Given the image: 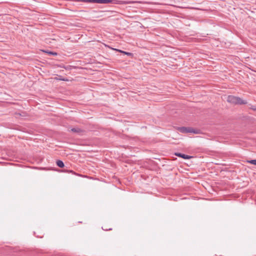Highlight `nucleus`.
Instances as JSON below:
<instances>
[{
    "label": "nucleus",
    "mask_w": 256,
    "mask_h": 256,
    "mask_svg": "<svg viewBox=\"0 0 256 256\" xmlns=\"http://www.w3.org/2000/svg\"><path fill=\"white\" fill-rule=\"evenodd\" d=\"M228 102L235 104H246V102L242 100L240 98L233 96H229L228 97Z\"/></svg>",
    "instance_id": "f257e3e1"
},
{
    "label": "nucleus",
    "mask_w": 256,
    "mask_h": 256,
    "mask_svg": "<svg viewBox=\"0 0 256 256\" xmlns=\"http://www.w3.org/2000/svg\"><path fill=\"white\" fill-rule=\"evenodd\" d=\"M84 1L97 4H109L112 3V0H84Z\"/></svg>",
    "instance_id": "f03ea898"
},
{
    "label": "nucleus",
    "mask_w": 256,
    "mask_h": 256,
    "mask_svg": "<svg viewBox=\"0 0 256 256\" xmlns=\"http://www.w3.org/2000/svg\"><path fill=\"white\" fill-rule=\"evenodd\" d=\"M178 130L180 132L182 133H188V132H194L192 129L190 128H188L186 127H181L178 128Z\"/></svg>",
    "instance_id": "7ed1b4c3"
},
{
    "label": "nucleus",
    "mask_w": 256,
    "mask_h": 256,
    "mask_svg": "<svg viewBox=\"0 0 256 256\" xmlns=\"http://www.w3.org/2000/svg\"><path fill=\"white\" fill-rule=\"evenodd\" d=\"M176 155L179 157L184 158V159H190L191 158V156H189L182 154L180 153H176Z\"/></svg>",
    "instance_id": "20e7f679"
},
{
    "label": "nucleus",
    "mask_w": 256,
    "mask_h": 256,
    "mask_svg": "<svg viewBox=\"0 0 256 256\" xmlns=\"http://www.w3.org/2000/svg\"><path fill=\"white\" fill-rule=\"evenodd\" d=\"M56 164L58 166L61 168H63L64 166V162L60 160L56 161Z\"/></svg>",
    "instance_id": "39448f33"
},
{
    "label": "nucleus",
    "mask_w": 256,
    "mask_h": 256,
    "mask_svg": "<svg viewBox=\"0 0 256 256\" xmlns=\"http://www.w3.org/2000/svg\"><path fill=\"white\" fill-rule=\"evenodd\" d=\"M113 3L116 4H128V2L122 1V0L117 1L116 2H113Z\"/></svg>",
    "instance_id": "423d86ee"
},
{
    "label": "nucleus",
    "mask_w": 256,
    "mask_h": 256,
    "mask_svg": "<svg viewBox=\"0 0 256 256\" xmlns=\"http://www.w3.org/2000/svg\"><path fill=\"white\" fill-rule=\"evenodd\" d=\"M247 162L248 163H250V164H251L256 166V160H248Z\"/></svg>",
    "instance_id": "0eeeda50"
},
{
    "label": "nucleus",
    "mask_w": 256,
    "mask_h": 256,
    "mask_svg": "<svg viewBox=\"0 0 256 256\" xmlns=\"http://www.w3.org/2000/svg\"><path fill=\"white\" fill-rule=\"evenodd\" d=\"M44 52L49 54H50V55H53V56L57 55V53L55 52H49V51H44Z\"/></svg>",
    "instance_id": "6e6552de"
},
{
    "label": "nucleus",
    "mask_w": 256,
    "mask_h": 256,
    "mask_svg": "<svg viewBox=\"0 0 256 256\" xmlns=\"http://www.w3.org/2000/svg\"><path fill=\"white\" fill-rule=\"evenodd\" d=\"M124 54H126L128 56H132L133 54L131 52H124Z\"/></svg>",
    "instance_id": "1a4fd4ad"
},
{
    "label": "nucleus",
    "mask_w": 256,
    "mask_h": 256,
    "mask_svg": "<svg viewBox=\"0 0 256 256\" xmlns=\"http://www.w3.org/2000/svg\"><path fill=\"white\" fill-rule=\"evenodd\" d=\"M114 50H116V51H118L121 53H122V54H124V52H124V51H122V50H118V49H114Z\"/></svg>",
    "instance_id": "9d476101"
},
{
    "label": "nucleus",
    "mask_w": 256,
    "mask_h": 256,
    "mask_svg": "<svg viewBox=\"0 0 256 256\" xmlns=\"http://www.w3.org/2000/svg\"><path fill=\"white\" fill-rule=\"evenodd\" d=\"M252 109L254 110H256V108H252Z\"/></svg>",
    "instance_id": "9b49d317"
},
{
    "label": "nucleus",
    "mask_w": 256,
    "mask_h": 256,
    "mask_svg": "<svg viewBox=\"0 0 256 256\" xmlns=\"http://www.w3.org/2000/svg\"><path fill=\"white\" fill-rule=\"evenodd\" d=\"M72 130L73 131V132H76V130L74 128L72 129Z\"/></svg>",
    "instance_id": "f8f14e48"
}]
</instances>
